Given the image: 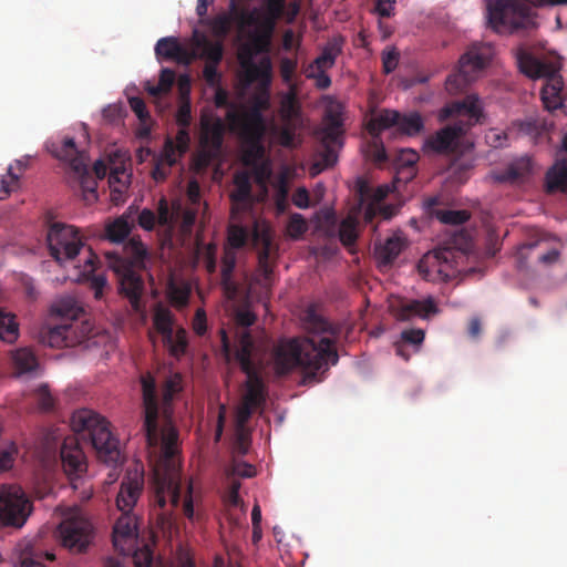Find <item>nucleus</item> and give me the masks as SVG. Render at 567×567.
<instances>
[{
	"instance_id": "obj_1",
	"label": "nucleus",
	"mask_w": 567,
	"mask_h": 567,
	"mask_svg": "<svg viewBox=\"0 0 567 567\" xmlns=\"http://www.w3.org/2000/svg\"><path fill=\"white\" fill-rule=\"evenodd\" d=\"M144 423L147 446L157 449L159 455L153 465V497L151 516L165 532L173 525V511L181 502L182 481L178 431L171 422L158 430V401L155 379L150 374L141 377Z\"/></svg>"
},
{
	"instance_id": "obj_2",
	"label": "nucleus",
	"mask_w": 567,
	"mask_h": 567,
	"mask_svg": "<svg viewBox=\"0 0 567 567\" xmlns=\"http://www.w3.org/2000/svg\"><path fill=\"white\" fill-rule=\"evenodd\" d=\"M305 327L309 337L280 342L274 350V364L277 374H287L295 368L310 371L312 378L320 370L336 365L339 354L334 340L322 333L336 334L330 323L309 308L305 313Z\"/></svg>"
},
{
	"instance_id": "obj_3",
	"label": "nucleus",
	"mask_w": 567,
	"mask_h": 567,
	"mask_svg": "<svg viewBox=\"0 0 567 567\" xmlns=\"http://www.w3.org/2000/svg\"><path fill=\"white\" fill-rule=\"evenodd\" d=\"M262 87V92L252 96L248 107L230 110L226 115L230 132L243 143V162L254 169L258 179L269 174L262 140L267 131L264 112L269 109L270 101L268 86Z\"/></svg>"
},
{
	"instance_id": "obj_4",
	"label": "nucleus",
	"mask_w": 567,
	"mask_h": 567,
	"mask_svg": "<svg viewBox=\"0 0 567 567\" xmlns=\"http://www.w3.org/2000/svg\"><path fill=\"white\" fill-rule=\"evenodd\" d=\"M274 6H270V18L257 16L258 9L241 12L243 25L255 27L249 33L248 41L238 49V61L248 83L258 82L261 86H269L272 80V62L268 53L277 23L274 22Z\"/></svg>"
},
{
	"instance_id": "obj_5",
	"label": "nucleus",
	"mask_w": 567,
	"mask_h": 567,
	"mask_svg": "<svg viewBox=\"0 0 567 567\" xmlns=\"http://www.w3.org/2000/svg\"><path fill=\"white\" fill-rule=\"evenodd\" d=\"M482 116V103L475 94H468L463 100L446 104L439 112V121L445 122L450 118H457V121L429 135L424 141L425 152L434 154L453 153L460 138L478 123Z\"/></svg>"
},
{
	"instance_id": "obj_6",
	"label": "nucleus",
	"mask_w": 567,
	"mask_h": 567,
	"mask_svg": "<svg viewBox=\"0 0 567 567\" xmlns=\"http://www.w3.org/2000/svg\"><path fill=\"white\" fill-rule=\"evenodd\" d=\"M124 257L107 254L114 261L112 267L117 275L120 293L126 297L135 312L142 311L141 298L144 292V280L137 269H145L148 257L147 249L140 237H131L123 247Z\"/></svg>"
},
{
	"instance_id": "obj_7",
	"label": "nucleus",
	"mask_w": 567,
	"mask_h": 567,
	"mask_svg": "<svg viewBox=\"0 0 567 567\" xmlns=\"http://www.w3.org/2000/svg\"><path fill=\"white\" fill-rule=\"evenodd\" d=\"M567 4V0H496L488 4V23L497 33H528L537 28L530 6Z\"/></svg>"
},
{
	"instance_id": "obj_8",
	"label": "nucleus",
	"mask_w": 567,
	"mask_h": 567,
	"mask_svg": "<svg viewBox=\"0 0 567 567\" xmlns=\"http://www.w3.org/2000/svg\"><path fill=\"white\" fill-rule=\"evenodd\" d=\"M71 427L81 440L89 442L97 456L105 463H116L120 458L118 440L110 429V422L90 409L73 412Z\"/></svg>"
},
{
	"instance_id": "obj_9",
	"label": "nucleus",
	"mask_w": 567,
	"mask_h": 567,
	"mask_svg": "<svg viewBox=\"0 0 567 567\" xmlns=\"http://www.w3.org/2000/svg\"><path fill=\"white\" fill-rule=\"evenodd\" d=\"M231 360H235L247 375L240 402L258 409L266 402V385L261 378L264 363L254 339L248 333L241 336L240 346L233 353Z\"/></svg>"
},
{
	"instance_id": "obj_10",
	"label": "nucleus",
	"mask_w": 567,
	"mask_h": 567,
	"mask_svg": "<svg viewBox=\"0 0 567 567\" xmlns=\"http://www.w3.org/2000/svg\"><path fill=\"white\" fill-rule=\"evenodd\" d=\"M515 56L522 73L529 78L546 79V83L540 92L545 109L554 111L561 107L564 81L558 73L557 65L537 59L525 47L517 48Z\"/></svg>"
},
{
	"instance_id": "obj_11",
	"label": "nucleus",
	"mask_w": 567,
	"mask_h": 567,
	"mask_svg": "<svg viewBox=\"0 0 567 567\" xmlns=\"http://www.w3.org/2000/svg\"><path fill=\"white\" fill-rule=\"evenodd\" d=\"M251 240L254 246H260L258 251V271L262 279L260 285L268 288L272 276L270 256L272 251V238L267 226L260 227L258 221L254 223L252 230L241 225L231 224L227 228V244L231 250L244 248Z\"/></svg>"
},
{
	"instance_id": "obj_12",
	"label": "nucleus",
	"mask_w": 567,
	"mask_h": 567,
	"mask_svg": "<svg viewBox=\"0 0 567 567\" xmlns=\"http://www.w3.org/2000/svg\"><path fill=\"white\" fill-rule=\"evenodd\" d=\"M494 47L489 43H474L461 55L457 70L450 74L445 87L450 93L464 90L485 70L494 56Z\"/></svg>"
},
{
	"instance_id": "obj_13",
	"label": "nucleus",
	"mask_w": 567,
	"mask_h": 567,
	"mask_svg": "<svg viewBox=\"0 0 567 567\" xmlns=\"http://www.w3.org/2000/svg\"><path fill=\"white\" fill-rule=\"evenodd\" d=\"M49 152L60 161L69 164L70 168L79 179L83 200L91 205L97 200V182L87 168L84 152L78 150L72 137H65L60 143L52 142L47 145Z\"/></svg>"
},
{
	"instance_id": "obj_14",
	"label": "nucleus",
	"mask_w": 567,
	"mask_h": 567,
	"mask_svg": "<svg viewBox=\"0 0 567 567\" xmlns=\"http://www.w3.org/2000/svg\"><path fill=\"white\" fill-rule=\"evenodd\" d=\"M461 257L462 252L454 247H437L420 259L417 271L426 281H449L456 276L457 258Z\"/></svg>"
},
{
	"instance_id": "obj_15",
	"label": "nucleus",
	"mask_w": 567,
	"mask_h": 567,
	"mask_svg": "<svg viewBox=\"0 0 567 567\" xmlns=\"http://www.w3.org/2000/svg\"><path fill=\"white\" fill-rule=\"evenodd\" d=\"M174 324V313L168 308L157 303L153 313L154 329L162 336V341L169 353L175 358H181L188 347L187 332L182 327L175 330Z\"/></svg>"
},
{
	"instance_id": "obj_16",
	"label": "nucleus",
	"mask_w": 567,
	"mask_h": 567,
	"mask_svg": "<svg viewBox=\"0 0 567 567\" xmlns=\"http://www.w3.org/2000/svg\"><path fill=\"white\" fill-rule=\"evenodd\" d=\"M61 545L72 554H83L94 539L92 523L83 516H72L62 520L56 529Z\"/></svg>"
},
{
	"instance_id": "obj_17",
	"label": "nucleus",
	"mask_w": 567,
	"mask_h": 567,
	"mask_svg": "<svg viewBox=\"0 0 567 567\" xmlns=\"http://www.w3.org/2000/svg\"><path fill=\"white\" fill-rule=\"evenodd\" d=\"M92 333L89 321L72 320L40 332V342L51 348H72L84 342Z\"/></svg>"
},
{
	"instance_id": "obj_18",
	"label": "nucleus",
	"mask_w": 567,
	"mask_h": 567,
	"mask_svg": "<svg viewBox=\"0 0 567 567\" xmlns=\"http://www.w3.org/2000/svg\"><path fill=\"white\" fill-rule=\"evenodd\" d=\"M47 240L50 255L58 262L73 260L84 246L78 229L61 223L51 225Z\"/></svg>"
},
{
	"instance_id": "obj_19",
	"label": "nucleus",
	"mask_w": 567,
	"mask_h": 567,
	"mask_svg": "<svg viewBox=\"0 0 567 567\" xmlns=\"http://www.w3.org/2000/svg\"><path fill=\"white\" fill-rule=\"evenodd\" d=\"M30 502L19 486L4 485L0 488L1 524L21 527L30 514Z\"/></svg>"
},
{
	"instance_id": "obj_20",
	"label": "nucleus",
	"mask_w": 567,
	"mask_h": 567,
	"mask_svg": "<svg viewBox=\"0 0 567 567\" xmlns=\"http://www.w3.org/2000/svg\"><path fill=\"white\" fill-rule=\"evenodd\" d=\"M372 128L383 131L396 127V131L406 136H417L424 131V120L417 112L400 113L393 110H383L372 121Z\"/></svg>"
},
{
	"instance_id": "obj_21",
	"label": "nucleus",
	"mask_w": 567,
	"mask_h": 567,
	"mask_svg": "<svg viewBox=\"0 0 567 567\" xmlns=\"http://www.w3.org/2000/svg\"><path fill=\"white\" fill-rule=\"evenodd\" d=\"M137 538L136 517L122 513L113 527V546L122 555H130Z\"/></svg>"
},
{
	"instance_id": "obj_22",
	"label": "nucleus",
	"mask_w": 567,
	"mask_h": 567,
	"mask_svg": "<svg viewBox=\"0 0 567 567\" xmlns=\"http://www.w3.org/2000/svg\"><path fill=\"white\" fill-rule=\"evenodd\" d=\"M61 461L65 474L71 481L79 478L86 471L84 453L75 437H66L60 451Z\"/></svg>"
},
{
	"instance_id": "obj_23",
	"label": "nucleus",
	"mask_w": 567,
	"mask_h": 567,
	"mask_svg": "<svg viewBox=\"0 0 567 567\" xmlns=\"http://www.w3.org/2000/svg\"><path fill=\"white\" fill-rule=\"evenodd\" d=\"M393 316L399 321H409L414 318L429 319L439 312L435 300L427 297L423 300H409L392 307Z\"/></svg>"
},
{
	"instance_id": "obj_24",
	"label": "nucleus",
	"mask_w": 567,
	"mask_h": 567,
	"mask_svg": "<svg viewBox=\"0 0 567 567\" xmlns=\"http://www.w3.org/2000/svg\"><path fill=\"white\" fill-rule=\"evenodd\" d=\"M256 319V315L249 309H239L236 311L235 322L237 324V329L235 333L236 342L234 346V350L231 349L230 339L226 330L221 329L219 331L221 350L227 361H230L233 359V353L239 348L243 334L248 333V336L252 338L248 328L255 323Z\"/></svg>"
},
{
	"instance_id": "obj_25",
	"label": "nucleus",
	"mask_w": 567,
	"mask_h": 567,
	"mask_svg": "<svg viewBox=\"0 0 567 567\" xmlns=\"http://www.w3.org/2000/svg\"><path fill=\"white\" fill-rule=\"evenodd\" d=\"M534 172V163L527 155L512 161L503 171L494 174L498 183L522 184L526 182Z\"/></svg>"
},
{
	"instance_id": "obj_26",
	"label": "nucleus",
	"mask_w": 567,
	"mask_h": 567,
	"mask_svg": "<svg viewBox=\"0 0 567 567\" xmlns=\"http://www.w3.org/2000/svg\"><path fill=\"white\" fill-rule=\"evenodd\" d=\"M144 480L137 473L134 476H127L122 481L120 492L116 497V506L122 513H131L136 505L143 489Z\"/></svg>"
},
{
	"instance_id": "obj_27",
	"label": "nucleus",
	"mask_w": 567,
	"mask_h": 567,
	"mask_svg": "<svg viewBox=\"0 0 567 567\" xmlns=\"http://www.w3.org/2000/svg\"><path fill=\"white\" fill-rule=\"evenodd\" d=\"M236 262L237 256L235 250L225 248L221 259L220 285L226 298L229 300L236 299L239 295V285L233 278Z\"/></svg>"
},
{
	"instance_id": "obj_28",
	"label": "nucleus",
	"mask_w": 567,
	"mask_h": 567,
	"mask_svg": "<svg viewBox=\"0 0 567 567\" xmlns=\"http://www.w3.org/2000/svg\"><path fill=\"white\" fill-rule=\"evenodd\" d=\"M155 53L157 58L176 60L185 64L190 63L196 58L195 53L187 51L174 37L159 39L155 45Z\"/></svg>"
},
{
	"instance_id": "obj_29",
	"label": "nucleus",
	"mask_w": 567,
	"mask_h": 567,
	"mask_svg": "<svg viewBox=\"0 0 567 567\" xmlns=\"http://www.w3.org/2000/svg\"><path fill=\"white\" fill-rule=\"evenodd\" d=\"M193 44L200 50L197 55L206 60V63L219 64L224 58V42L209 40L205 34L195 30L193 33Z\"/></svg>"
},
{
	"instance_id": "obj_30",
	"label": "nucleus",
	"mask_w": 567,
	"mask_h": 567,
	"mask_svg": "<svg viewBox=\"0 0 567 567\" xmlns=\"http://www.w3.org/2000/svg\"><path fill=\"white\" fill-rule=\"evenodd\" d=\"M225 125L220 118L213 122H203L200 143L209 150V156L217 154L224 142Z\"/></svg>"
},
{
	"instance_id": "obj_31",
	"label": "nucleus",
	"mask_w": 567,
	"mask_h": 567,
	"mask_svg": "<svg viewBox=\"0 0 567 567\" xmlns=\"http://www.w3.org/2000/svg\"><path fill=\"white\" fill-rule=\"evenodd\" d=\"M11 364L17 377L32 375L40 368L38 358L30 348H19L12 351Z\"/></svg>"
},
{
	"instance_id": "obj_32",
	"label": "nucleus",
	"mask_w": 567,
	"mask_h": 567,
	"mask_svg": "<svg viewBox=\"0 0 567 567\" xmlns=\"http://www.w3.org/2000/svg\"><path fill=\"white\" fill-rule=\"evenodd\" d=\"M96 261L97 257L91 249H89V256L85 259L81 277L87 281L90 289L93 291L94 298L99 300L104 295V289L107 287V280L104 275L94 274Z\"/></svg>"
},
{
	"instance_id": "obj_33",
	"label": "nucleus",
	"mask_w": 567,
	"mask_h": 567,
	"mask_svg": "<svg viewBox=\"0 0 567 567\" xmlns=\"http://www.w3.org/2000/svg\"><path fill=\"white\" fill-rule=\"evenodd\" d=\"M343 39L333 38L322 48L321 53L313 60L308 69L328 71L336 64L337 58L342 53Z\"/></svg>"
},
{
	"instance_id": "obj_34",
	"label": "nucleus",
	"mask_w": 567,
	"mask_h": 567,
	"mask_svg": "<svg viewBox=\"0 0 567 567\" xmlns=\"http://www.w3.org/2000/svg\"><path fill=\"white\" fill-rule=\"evenodd\" d=\"M234 189L229 197L234 206H249L252 203L251 182L247 172H237L234 175Z\"/></svg>"
},
{
	"instance_id": "obj_35",
	"label": "nucleus",
	"mask_w": 567,
	"mask_h": 567,
	"mask_svg": "<svg viewBox=\"0 0 567 567\" xmlns=\"http://www.w3.org/2000/svg\"><path fill=\"white\" fill-rule=\"evenodd\" d=\"M298 109L292 97L284 103V117L287 121L278 131L279 143L285 147L295 146L296 130L290 121L297 115Z\"/></svg>"
},
{
	"instance_id": "obj_36",
	"label": "nucleus",
	"mask_w": 567,
	"mask_h": 567,
	"mask_svg": "<svg viewBox=\"0 0 567 567\" xmlns=\"http://www.w3.org/2000/svg\"><path fill=\"white\" fill-rule=\"evenodd\" d=\"M547 193L567 194V159L557 162L546 174Z\"/></svg>"
},
{
	"instance_id": "obj_37",
	"label": "nucleus",
	"mask_w": 567,
	"mask_h": 567,
	"mask_svg": "<svg viewBox=\"0 0 567 567\" xmlns=\"http://www.w3.org/2000/svg\"><path fill=\"white\" fill-rule=\"evenodd\" d=\"M391 192V186L386 184L380 185L375 189H372L365 181L359 179L357 182V193L359 196L360 206L364 205V202L368 199L379 205L388 197Z\"/></svg>"
},
{
	"instance_id": "obj_38",
	"label": "nucleus",
	"mask_w": 567,
	"mask_h": 567,
	"mask_svg": "<svg viewBox=\"0 0 567 567\" xmlns=\"http://www.w3.org/2000/svg\"><path fill=\"white\" fill-rule=\"evenodd\" d=\"M404 246L400 237H390L385 243L375 245V256L383 265L391 264L402 251Z\"/></svg>"
},
{
	"instance_id": "obj_39",
	"label": "nucleus",
	"mask_w": 567,
	"mask_h": 567,
	"mask_svg": "<svg viewBox=\"0 0 567 567\" xmlns=\"http://www.w3.org/2000/svg\"><path fill=\"white\" fill-rule=\"evenodd\" d=\"M204 24L210 28L213 35L216 40L223 41L229 34L233 23V17L230 13H218L214 18L206 19L203 21Z\"/></svg>"
},
{
	"instance_id": "obj_40",
	"label": "nucleus",
	"mask_w": 567,
	"mask_h": 567,
	"mask_svg": "<svg viewBox=\"0 0 567 567\" xmlns=\"http://www.w3.org/2000/svg\"><path fill=\"white\" fill-rule=\"evenodd\" d=\"M19 338V324L16 316L0 310V339L8 343L17 341Z\"/></svg>"
},
{
	"instance_id": "obj_41",
	"label": "nucleus",
	"mask_w": 567,
	"mask_h": 567,
	"mask_svg": "<svg viewBox=\"0 0 567 567\" xmlns=\"http://www.w3.org/2000/svg\"><path fill=\"white\" fill-rule=\"evenodd\" d=\"M175 81V72L171 69H163L159 74V81L156 85L146 83L145 90L152 96H158L168 93Z\"/></svg>"
},
{
	"instance_id": "obj_42",
	"label": "nucleus",
	"mask_w": 567,
	"mask_h": 567,
	"mask_svg": "<svg viewBox=\"0 0 567 567\" xmlns=\"http://www.w3.org/2000/svg\"><path fill=\"white\" fill-rule=\"evenodd\" d=\"M132 225L124 215L116 218L106 227L107 238L113 243H122L130 235Z\"/></svg>"
},
{
	"instance_id": "obj_43",
	"label": "nucleus",
	"mask_w": 567,
	"mask_h": 567,
	"mask_svg": "<svg viewBox=\"0 0 567 567\" xmlns=\"http://www.w3.org/2000/svg\"><path fill=\"white\" fill-rule=\"evenodd\" d=\"M358 218L357 216H347L339 226V239L344 246H351L358 238Z\"/></svg>"
},
{
	"instance_id": "obj_44",
	"label": "nucleus",
	"mask_w": 567,
	"mask_h": 567,
	"mask_svg": "<svg viewBox=\"0 0 567 567\" xmlns=\"http://www.w3.org/2000/svg\"><path fill=\"white\" fill-rule=\"evenodd\" d=\"M326 125L322 131L324 142L337 143L341 134L342 120L339 114L329 112L324 116Z\"/></svg>"
},
{
	"instance_id": "obj_45",
	"label": "nucleus",
	"mask_w": 567,
	"mask_h": 567,
	"mask_svg": "<svg viewBox=\"0 0 567 567\" xmlns=\"http://www.w3.org/2000/svg\"><path fill=\"white\" fill-rule=\"evenodd\" d=\"M432 214L443 224L463 225L470 218L466 210L436 209Z\"/></svg>"
},
{
	"instance_id": "obj_46",
	"label": "nucleus",
	"mask_w": 567,
	"mask_h": 567,
	"mask_svg": "<svg viewBox=\"0 0 567 567\" xmlns=\"http://www.w3.org/2000/svg\"><path fill=\"white\" fill-rule=\"evenodd\" d=\"M156 219L161 227L167 228L172 231L176 225L175 214L172 213L168 202L165 197H162L157 204Z\"/></svg>"
},
{
	"instance_id": "obj_47",
	"label": "nucleus",
	"mask_w": 567,
	"mask_h": 567,
	"mask_svg": "<svg viewBox=\"0 0 567 567\" xmlns=\"http://www.w3.org/2000/svg\"><path fill=\"white\" fill-rule=\"evenodd\" d=\"M256 410L255 406H250L246 403L240 402L239 406L236 410V427L239 432V439L241 443L244 442L245 435H244V429L248 421L250 420L254 411Z\"/></svg>"
},
{
	"instance_id": "obj_48",
	"label": "nucleus",
	"mask_w": 567,
	"mask_h": 567,
	"mask_svg": "<svg viewBox=\"0 0 567 567\" xmlns=\"http://www.w3.org/2000/svg\"><path fill=\"white\" fill-rule=\"evenodd\" d=\"M19 186V175L12 172V166L8 168L4 176L0 177V199H6Z\"/></svg>"
},
{
	"instance_id": "obj_49",
	"label": "nucleus",
	"mask_w": 567,
	"mask_h": 567,
	"mask_svg": "<svg viewBox=\"0 0 567 567\" xmlns=\"http://www.w3.org/2000/svg\"><path fill=\"white\" fill-rule=\"evenodd\" d=\"M182 156L183 155H179V147L175 144L174 140L167 136L158 158L164 161L168 166H174Z\"/></svg>"
},
{
	"instance_id": "obj_50",
	"label": "nucleus",
	"mask_w": 567,
	"mask_h": 567,
	"mask_svg": "<svg viewBox=\"0 0 567 567\" xmlns=\"http://www.w3.org/2000/svg\"><path fill=\"white\" fill-rule=\"evenodd\" d=\"M163 400L165 403H169L174 395L182 391V377L178 373L169 375L163 385Z\"/></svg>"
},
{
	"instance_id": "obj_51",
	"label": "nucleus",
	"mask_w": 567,
	"mask_h": 567,
	"mask_svg": "<svg viewBox=\"0 0 567 567\" xmlns=\"http://www.w3.org/2000/svg\"><path fill=\"white\" fill-rule=\"evenodd\" d=\"M308 229L305 218L300 214H292L287 225L288 235L293 238H300Z\"/></svg>"
},
{
	"instance_id": "obj_52",
	"label": "nucleus",
	"mask_w": 567,
	"mask_h": 567,
	"mask_svg": "<svg viewBox=\"0 0 567 567\" xmlns=\"http://www.w3.org/2000/svg\"><path fill=\"white\" fill-rule=\"evenodd\" d=\"M175 121L178 126H188L192 122L190 99H179L178 109L175 114Z\"/></svg>"
},
{
	"instance_id": "obj_53",
	"label": "nucleus",
	"mask_w": 567,
	"mask_h": 567,
	"mask_svg": "<svg viewBox=\"0 0 567 567\" xmlns=\"http://www.w3.org/2000/svg\"><path fill=\"white\" fill-rule=\"evenodd\" d=\"M270 6H274V8H276L272 20H274V22L277 23L278 20H280L284 14V10L286 7V0H264V8L258 9L259 13H257V16L262 17V18H270L271 17L270 12H269Z\"/></svg>"
},
{
	"instance_id": "obj_54",
	"label": "nucleus",
	"mask_w": 567,
	"mask_h": 567,
	"mask_svg": "<svg viewBox=\"0 0 567 567\" xmlns=\"http://www.w3.org/2000/svg\"><path fill=\"white\" fill-rule=\"evenodd\" d=\"M169 299L175 307L183 308L188 303L189 289L172 285L169 287Z\"/></svg>"
},
{
	"instance_id": "obj_55",
	"label": "nucleus",
	"mask_w": 567,
	"mask_h": 567,
	"mask_svg": "<svg viewBox=\"0 0 567 567\" xmlns=\"http://www.w3.org/2000/svg\"><path fill=\"white\" fill-rule=\"evenodd\" d=\"M381 59L383 72L390 74L399 64L400 53L395 48H391L382 52Z\"/></svg>"
},
{
	"instance_id": "obj_56",
	"label": "nucleus",
	"mask_w": 567,
	"mask_h": 567,
	"mask_svg": "<svg viewBox=\"0 0 567 567\" xmlns=\"http://www.w3.org/2000/svg\"><path fill=\"white\" fill-rule=\"evenodd\" d=\"M35 398H37L38 405L42 411L48 412L54 408V399H53L52 394L50 393L48 385H45V384L40 385L35 390Z\"/></svg>"
},
{
	"instance_id": "obj_57",
	"label": "nucleus",
	"mask_w": 567,
	"mask_h": 567,
	"mask_svg": "<svg viewBox=\"0 0 567 567\" xmlns=\"http://www.w3.org/2000/svg\"><path fill=\"white\" fill-rule=\"evenodd\" d=\"M520 130L529 135H533L536 141L544 138L547 131L545 122H539L537 120L524 122L520 126Z\"/></svg>"
},
{
	"instance_id": "obj_58",
	"label": "nucleus",
	"mask_w": 567,
	"mask_h": 567,
	"mask_svg": "<svg viewBox=\"0 0 567 567\" xmlns=\"http://www.w3.org/2000/svg\"><path fill=\"white\" fill-rule=\"evenodd\" d=\"M306 78L315 80V85L319 90H327L331 85V79L327 71H319L315 69L305 70Z\"/></svg>"
},
{
	"instance_id": "obj_59",
	"label": "nucleus",
	"mask_w": 567,
	"mask_h": 567,
	"mask_svg": "<svg viewBox=\"0 0 567 567\" xmlns=\"http://www.w3.org/2000/svg\"><path fill=\"white\" fill-rule=\"evenodd\" d=\"M45 558L47 560H54L55 555L52 551H35L30 557H25L21 561V567H45L40 559Z\"/></svg>"
},
{
	"instance_id": "obj_60",
	"label": "nucleus",
	"mask_w": 567,
	"mask_h": 567,
	"mask_svg": "<svg viewBox=\"0 0 567 567\" xmlns=\"http://www.w3.org/2000/svg\"><path fill=\"white\" fill-rule=\"evenodd\" d=\"M17 454L18 447L14 443H10L6 449H0V473L11 468Z\"/></svg>"
},
{
	"instance_id": "obj_61",
	"label": "nucleus",
	"mask_w": 567,
	"mask_h": 567,
	"mask_svg": "<svg viewBox=\"0 0 567 567\" xmlns=\"http://www.w3.org/2000/svg\"><path fill=\"white\" fill-rule=\"evenodd\" d=\"M425 333L422 329H408L403 330L401 333V341L405 344H412L415 348H419L423 340Z\"/></svg>"
},
{
	"instance_id": "obj_62",
	"label": "nucleus",
	"mask_w": 567,
	"mask_h": 567,
	"mask_svg": "<svg viewBox=\"0 0 567 567\" xmlns=\"http://www.w3.org/2000/svg\"><path fill=\"white\" fill-rule=\"evenodd\" d=\"M217 246L215 244H208L205 246L203 251V258L205 262L206 270L209 274H214L217 267Z\"/></svg>"
},
{
	"instance_id": "obj_63",
	"label": "nucleus",
	"mask_w": 567,
	"mask_h": 567,
	"mask_svg": "<svg viewBox=\"0 0 567 567\" xmlns=\"http://www.w3.org/2000/svg\"><path fill=\"white\" fill-rule=\"evenodd\" d=\"M297 69V61L289 59V58H282L279 65L280 75L282 78V81L287 84H289L292 81L295 71Z\"/></svg>"
},
{
	"instance_id": "obj_64",
	"label": "nucleus",
	"mask_w": 567,
	"mask_h": 567,
	"mask_svg": "<svg viewBox=\"0 0 567 567\" xmlns=\"http://www.w3.org/2000/svg\"><path fill=\"white\" fill-rule=\"evenodd\" d=\"M133 559L136 567H151L153 561V553L148 547L137 549L133 553Z\"/></svg>"
}]
</instances>
